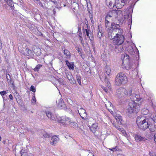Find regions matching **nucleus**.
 <instances>
[{"label":"nucleus","instance_id":"nucleus-50","mask_svg":"<svg viewBox=\"0 0 156 156\" xmlns=\"http://www.w3.org/2000/svg\"><path fill=\"white\" fill-rule=\"evenodd\" d=\"M9 97L11 100H12L13 99V96L12 94H10L9 95Z\"/></svg>","mask_w":156,"mask_h":156},{"label":"nucleus","instance_id":"nucleus-29","mask_svg":"<svg viewBox=\"0 0 156 156\" xmlns=\"http://www.w3.org/2000/svg\"><path fill=\"white\" fill-rule=\"evenodd\" d=\"M7 4L12 8L13 9H14V3L12 0H10L8 1L7 2Z\"/></svg>","mask_w":156,"mask_h":156},{"label":"nucleus","instance_id":"nucleus-26","mask_svg":"<svg viewBox=\"0 0 156 156\" xmlns=\"http://www.w3.org/2000/svg\"><path fill=\"white\" fill-rule=\"evenodd\" d=\"M105 75H107V76L109 75L111 72V69L110 67L109 66H106L105 69ZM106 76V75H105Z\"/></svg>","mask_w":156,"mask_h":156},{"label":"nucleus","instance_id":"nucleus-21","mask_svg":"<svg viewBox=\"0 0 156 156\" xmlns=\"http://www.w3.org/2000/svg\"><path fill=\"white\" fill-rule=\"evenodd\" d=\"M66 63L70 70H73L74 69V63L73 62H69L68 60L66 61Z\"/></svg>","mask_w":156,"mask_h":156},{"label":"nucleus","instance_id":"nucleus-20","mask_svg":"<svg viewBox=\"0 0 156 156\" xmlns=\"http://www.w3.org/2000/svg\"><path fill=\"white\" fill-rule=\"evenodd\" d=\"M68 126L73 128H76L78 126V124L76 122L71 119Z\"/></svg>","mask_w":156,"mask_h":156},{"label":"nucleus","instance_id":"nucleus-8","mask_svg":"<svg viewBox=\"0 0 156 156\" xmlns=\"http://www.w3.org/2000/svg\"><path fill=\"white\" fill-rule=\"evenodd\" d=\"M121 12L119 10H113L108 13L107 15L112 18L117 17V15L121 14Z\"/></svg>","mask_w":156,"mask_h":156},{"label":"nucleus","instance_id":"nucleus-27","mask_svg":"<svg viewBox=\"0 0 156 156\" xmlns=\"http://www.w3.org/2000/svg\"><path fill=\"white\" fill-rule=\"evenodd\" d=\"M64 53L66 55V58H69L71 57V55L70 52L67 49H65L64 50Z\"/></svg>","mask_w":156,"mask_h":156},{"label":"nucleus","instance_id":"nucleus-22","mask_svg":"<svg viewBox=\"0 0 156 156\" xmlns=\"http://www.w3.org/2000/svg\"><path fill=\"white\" fill-rule=\"evenodd\" d=\"M85 31L87 36L88 37L90 41H92L93 39V37L90 31L87 29H85Z\"/></svg>","mask_w":156,"mask_h":156},{"label":"nucleus","instance_id":"nucleus-34","mask_svg":"<svg viewBox=\"0 0 156 156\" xmlns=\"http://www.w3.org/2000/svg\"><path fill=\"white\" fill-rule=\"evenodd\" d=\"M128 51L130 54H132L134 52V49L132 47L130 46L128 47Z\"/></svg>","mask_w":156,"mask_h":156},{"label":"nucleus","instance_id":"nucleus-55","mask_svg":"<svg viewBox=\"0 0 156 156\" xmlns=\"http://www.w3.org/2000/svg\"><path fill=\"white\" fill-rule=\"evenodd\" d=\"M78 52L80 54H81V51L80 50V49L79 48V49H78Z\"/></svg>","mask_w":156,"mask_h":156},{"label":"nucleus","instance_id":"nucleus-9","mask_svg":"<svg viewBox=\"0 0 156 156\" xmlns=\"http://www.w3.org/2000/svg\"><path fill=\"white\" fill-rule=\"evenodd\" d=\"M105 106L107 109L113 115L114 114V108L113 105L112 104L110 101H108L105 102Z\"/></svg>","mask_w":156,"mask_h":156},{"label":"nucleus","instance_id":"nucleus-51","mask_svg":"<svg viewBox=\"0 0 156 156\" xmlns=\"http://www.w3.org/2000/svg\"><path fill=\"white\" fill-rule=\"evenodd\" d=\"M52 11H53L54 14L55 15L56 12V11H55V8H54V9H53Z\"/></svg>","mask_w":156,"mask_h":156},{"label":"nucleus","instance_id":"nucleus-30","mask_svg":"<svg viewBox=\"0 0 156 156\" xmlns=\"http://www.w3.org/2000/svg\"><path fill=\"white\" fill-rule=\"evenodd\" d=\"M66 75L67 78L69 80L73 78V76L71 73L69 72H67L66 73Z\"/></svg>","mask_w":156,"mask_h":156},{"label":"nucleus","instance_id":"nucleus-62","mask_svg":"<svg viewBox=\"0 0 156 156\" xmlns=\"http://www.w3.org/2000/svg\"><path fill=\"white\" fill-rule=\"evenodd\" d=\"M7 80H8V78H7Z\"/></svg>","mask_w":156,"mask_h":156},{"label":"nucleus","instance_id":"nucleus-42","mask_svg":"<svg viewBox=\"0 0 156 156\" xmlns=\"http://www.w3.org/2000/svg\"><path fill=\"white\" fill-rule=\"evenodd\" d=\"M6 92L5 91H3L1 92H0V94L2 96H3L5 94H6Z\"/></svg>","mask_w":156,"mask_h":156},{"label":"nucleus","instance_id":"nucleus-59","mask_svg":"<svg viewBox=\"0 0 156 156\" xmlns=\"http://www.w3.org/2000/svg\"><path fill=\"white\" fill-rule=\"evenodd\" d=\"M30 10H29V9H28V10H26V11H27V12H30Z\"/></svg>","mask_w":156,"mask_h":156},{"label":"nucleus","instance_id":"nucleus-53","mask_svg":"<svg viewBox=\"0 0 156 156\" xmlns=\"http://www.w3.org/2000/svg\"><path fill=\"white\" fill-rule=\"evenodd\" d=\"M112 23L111 22V23H108V25L107 26V27H106V28H107L108 27H109V26H110L111 24H112Z\"/></svg>","mask_w":156,"mask_h":156},{"label":"nucleus","instance_id":"nucleus-15","mask_svg":"<svg viewBox=\"0 0 156 156\" xmlns=\"http://www.w3.org/2000/svg\"><path fill=\"white\" fill-rule=\"evenodd\" d=\"M129 62V56L127 54H124V58L122 59V64L124 65L127 64Z\"/></svg>","mask_w":156,"mask_h":156},{"label":"nucleus","instance_id":"nucleus-11","mask_svg":"<svg viewBox=\"0 0 156 156\" xmlns=\"http://www.w3.org/2000/svg\"><path fill=\"white\" fill-rule=\"evenodd\" d=\"M52 2L55 6V7L59 9L62 7V4L63 2V0H49Z\"/></svg>","mask_w":156,"mask_h":156},{"label":"nucleus","instance_id":"nucleus-56","mask_svg":"<svg viewBox=\"0 0 156 156\" xmlns=\"http://www.w3.org/2000/svg\"><path fill=\"white\" fill-rule=\"evenodd\" d=\"M117 156H124V155L121 154H119L117 155Z\"/></svg>","mask_w":156,"mask_h":156},{"label":"nucleus","instance_id":"nucleus-38","mask_svg":"<svg viewBox=\"0 0 156 156\" xmlns=\"http://www.w3.org/2000/svg\"><path fill=\"white\" fill-rule=\"evenodd\" d=\"M30 91H32L33 92H35L36 91V89L33 85H31L30 88Z\"/></svg>","mask_w":156,"mask_h":156},{"label":"nucleus","instance_id":"nucleus-7","mask_svg":"<svg viewBox=\"0 0 156 156\" xmlns=\"http://www.w3.org/2000/svg\"><path fill=\"white\" fill-rule=\"evenodd\" d=\"M121 45L110 44L109 48L112 51H114L117 53L121 52L124 50L123 47Z\"/></svg>","mask_w":156,"mask_h":156},{"label":"nucleus","instance_id":"nucleus-2","mask_svg":"<svg viewBox=\"0 0 156 156\" xmlns=\"http://www.w3.org/2000/svg\"><path fill=\"white\" fill-rule=\"evenodd\" d=\"M154 122L151 117L148 118L146 116H140L136 118V123L138 127L143 130L148 128L150 123Z\"/></svg>","mask_w":156,"mask_h":156},{"label":"nucleus","instance_id":"nucleus-49","mask_svg":"<svg viewBox=\"0 0 156 156\" xmlns=\"http://www.w3.org/2000/svg\"><path fill=\"white\" fill-rule=\"evenodd\" d=\"M59 81H60L61 84H62V85L64 84V81L62 79H60L59 80Z\"/></svg>","mask_w":156,"mask_h":156},{"label":"nucleus","instance_id":"nucleus-1","mask_svg":"<svg viewBox=\"0 0 156 156\" xmlns=\"http://www.w3.org/2000/svg\"><path fill=\"white\" fill-rule=\"evenodd\" d=\"M116 95L119 98H123L127 95L131 96V101L129 104V107L126 110L127 114L129 116L136 114L140 110L142 102L143 99L137 94V91L134 90H130L128 92L126 90L122 87L119 88L116 90Z\"/></svg>","mask_w":156,"mask_h":156},{"label":"nucleus","instance_id":"nucleus-44","mask_svg":"<svg viewBox=\"0 0 156 156\" xmlns=\"http://www.w3.org/2000/svg\"><path fill=\"white\" fill-rule=\"evenodd\" d=\"M112 22H111L109 21L108 20H105V27H107V26L108 25V23H109Z\"/></svg>","mask_w":156,"mask_h":156},{"label":"nucleus","instance_id":"nucleus-3","mask_svg":"<svg viewBox=\"0 0 156 156\" xmlns=\"http://www.w3.org/2000/svg\"><path fill=\"white\" fill-rule=\"evenodd\" d=\"M106 3L110 9H112L115 6L116 8L120 9L128 5L129 0H106Z\"/></svg>","mask_w":156,"mask_h":156},{"label":"nucleus","instance_id":"nucleus-24","mask_svg":"<svg viewBox=\"0 0 156 156\" xmlns=\"http://www.w3.org/2000/svg\"><path fill=\"white\" fill-rule=\"evenodd\" d=\"M119 26L117 24H116V25L115 24V25L113 26L114 30H115V33H116L118 32V33H120V34H121V33L122 32V30L121 29L117 28L118 26Z\"/></svg>","mask_w":156,"mask_h":156},{"label":"nucleus","instance_id":"nucleus-36","mask_svg":"<svg viewBox=\"0 0 156 156\" xmlns=\"http://www.w3.org/2000/svg\"><path fill=\"white\" fill-rule=\"evenodd\" d=\"M70 83L71 84L73 85L76 84V80L74 79V78L73 77V78L70 79L68 80Z\"/></svg>","mask_w":156,"mask_h":156},{"label":"nucleus","instance_id":"nucleus-32","mask_svg":"<svg viewBox=\"0 0 156 156\" xmlns=\"http://www.w3.org/2000/svg\"><path fill=\"white\" fill-rule=\"evenodd\" d=\"M42 66V65L41 64H38L36 66L34 69H33V70L35 72L38 71Z\"/></svg>","mask_w":156,"mask_h":156},{"label":"nucleus","instance_id":"nucleus-4","mask_svg":"<svg viewBox=\"0 0 156 156\" xmlns=\"http://www.w3.org/2000/svg\"><path fill=\"white\" fill-rule=\"evenodd\" d=\"M128 81L126 76L122 73H120L117 74L115 79V83L116 85L119 86L127 83Z\"/></svg>","mask_w":156,"mask_h":156},{"label":"nucleus","instance_id":"nucleus-41","mask_svg":"<svg viewBox=\"0 0 156 156\" xmlns=\"http://www.w3.org/2000/svg\"><path fill=\"white\" fill-rule=\"evenodd\" d=\"M112 125L114 126H115V127L119 131L120 130V129H121L122 128H121L119 126H116V125L115 124H114V123H112Z\"/></svg>","mask_w":156,"mask_h":156},{"label":"nucleus","instance_id":"nucleus-18","mask_svg":"<svg viewBox=\"0 0 156 156\" xmlns=\"http://www.w3.org/2000/svg\"><path fill=\"white\" fill-rule=\"evenodd\" d=\"M46 114L48 117L51 120L53 121L55 120L54 115L51 112L49 111L46 112Z\"/></svg>","mask_w":156,"mask_h":156},{"label":"nucleus","instance_id":"nucleus-60","mask_svg":"<svg viewBox=\"0 0 156 156\" xmlns=\"http://www.w3.org/2000/svg\"><path fill=\"white\" fill-rule=\"evenodd\" d=\"M81 57L82 58H83V56H82V54H81Z\"/></svg>","mask_w":156,"mask_h":156},{"label":"nucleus","instance_id":"nucleus-17","mask_svg":"<svg viewBox=\"0 0 156 156\" xmlns=\"http://www.w3.org/2000/svg\"><path fill=\"white\" fill-rule=\"evenodd\" d=\"M58 107L60 109H62L65 107V105L62 98H60L58 101Z\"/></svg>","mask_w":156,"mask_h":156},{"label":"nucleus","instance_id":"nucleus-14","mask_svg":"<svg viewBox=\"0 0 156 156\" xmlns=\"http://www.w3.org/2000/svg\"><path fill=\"white\" fill-rule=\"evenodd\" d=\"M33 52L37 56H40L41 54V49L37 46H34L33 47Z\"/></svg>","mask_w":156,"mask_h":156},{"label":"nucleus","instance_id":"nucleus-5","mask_svg":"<svg viewBox=\"0 0 156 156\" xmlns=\"http://www.w3.org/2000/svg\"><path fill=\"white\" fill-rule=\"evenodd\" d=\"M116 35L113 37V44L122 45L125 40L124 36L118 33L115 34Z\"/></svg>","mask_w":156,"mask_h":156},{"label":"nucleus","instance_id":"nucleus-35","mask_svg":"<svg viewBox=\"0 0 156 156\" xmlns=\"http://www.w3.org/2000/svg\"><path fill=\"white\" fill-rule=\"evenodd\" d=\"M120 131L122 134L123 135L125 136H126L127 135V134L126 133L125 130L123 128H122L120 129Z\"/></svg>","mask_w":156,"mask_h":156},{"label":"nucleus","instance_id":"nucleus-54","mask_svg":"<svg viewBox=\"0 0 156 156\" xmlns=\"http://www.w3.org/2000/svg\"><path fill=\"white\" fill-rule=\"evenodd\" d=\"M154 140L156 143V133L154 135Z\"/></svg>","mask_w":156,"mask_h":156},{"label":"nucleus","instance_id":"nucleus-58","mask_svg":"<svg viewBox=\"0 0 156 156\" xmlns=\"http://www.w3.org/2000/svg\"><path fill=\"white\" fill-rule=\"evenodd\" d=\"M19 2L20 3H22L23 2L22 0H20L19 1Z\"/></svg>","mask_w":156,"mask_h":156},{"label":"nucleus","instance_id":"nucleus-13","mask_svg":"<svg viewBox=\"0 0 156 156\" xmlns=\"http://www.w3.org/2000/svg\"><path fill=\"white\" fill-rule=\"evenodd\" d=\"M59 140V139L58 136H53L50 141V144L52 145L55 146L56 144Z\"/></svg>","mask_w":156,"mask_h":156},{"label":"nucleus","instance_id":"nucleus-10","mask_svg":"<svg viewBox=\"0 0 156 156\" xmlns=\"http://www.w3.org/2000/svg\"><path fill=\"white\" fill-rule=\"evenodd\" d=\"M115 25V23H112V27H111L108 28V29L109 30L108 32V37L109 39H113V36L114 35V32L115 30H114L113 26Z\"/></svg>","mask_w":156,"mask_h":156},{"label":"nucleus","instance_id":"nucleus-39","mask_svg":"<svg viewBox=\"0 0 156 156\" xmlns=\"http://www.w3.org/2000/svg\"><path fill=\"white\" fill-rule=\"evenodd\" d=\"M112 19H113V18H111V17H110V16L107 15L105 17V20H108L111 22L112 21Z\"/></svg>","mask_w":156,"mask_h":156},{"label":"nucleus","instance_id":"nucleus-63","mask_svg":"<svg viewBox=\"0 0 156 156\" xmlns=\"http://www.w3.org/2000/svg\"><path fill=\"white\" fill-rule=\"evenodd\" d=\"M90 150H89L88 152H90Z\"/></svg>","mask_w":156,"mask_h":156},{"label":"nucleus","instance_id":"nucleus-57","mask_svg":"<svg viewBox=\"0 0 156 156\" xmlns=\"http://www.w3.org/2000/svg\"><path fill=\"white\" fill-rule=\"evenodd\" d=\"M2 43H0V49H1L2 48Z\"/></svg>","mask_w":156,"mask_h":156},{"label":"nucleus","instance_id":"nucleus-45","mask_svg":"<svg viewBox=\"0 0 156 156\" xmlns=\"http://www.w3.org/2000/svg\"><path fill=\"white\" fill-rule=\"evenodd\" d=\"M109 149L113 151H117V149H116V147H115L113 148H109Z\"/></svg>","mask_w":156,"mask_h":156},{"label":"nucleus","instance_id":"nucleus-25","mask_svg":"<svg viewBox=\"0 0 156 156\" xmlns=\"http://www.w3.org/2000/svg\"><path fill=\"white\" fill-rule=\"evenodd\" d=\"M26 51L27 52V55L30 56V57H32L33 56V53L30 49L26 48Z\"/></svg>","mask_w":156,"mask_h":156},{"label":"nucleus","instance_id":"nucleus-6","mask_svg":"<svg viewBox=\"0 0 156 156\" xmlns=\"http://www.w3.org/2000/svg\"><path fill=\"white\" fill-rule=\"evenodd\" d=\"M71 119V118L66 116H63L61 117H56V119L58 122L66 126L68 125Z\"/></svg>","mask_w":156,"mask_h":156},{"label":"nucleus","instance_id":"nucleus-40","mask_svg":"<svg viewBox=\"0 0 156 156\" xmlns=\"http://www.w3.org/2000/svg\"><path fill=\"white\" fill-rule=\"evenodd\" d=\"M36 101V100L35 96H34L32 98L31 102L32 103L34 104L35 103Z\"/></svg>","mask_w":156,"mask_h":156},{"label":"nucleus","instance_id":"nucleus-52","mask_svg":"<svg viewBox=\"0 0 156 156\" xmlns=\"http://www.w3.org/2000/svg\"><path fill=\"white\" fill-rule=\"evenodd\" d=\"M80 40L81 41V43L83 44L82 42L83 41V39L82 37L80 36Z\"/></svg>","mask_w":156,"mask_h":156},{"label":"nucleus","instance_id":"nucleus-37","mask_svg":"<svg viewBox=\"0 0 156 156\" xmlns=\"http://www.w3.org/2000/svg\"><path fill=\"white\" fill-rule=\"evenodd\" d=\"M98 33L97 36L99 38H100L102 36V33L100 31L99 26H98Z\"/></svg>","mask_w":156,"mask_h":156},{"label":"nucleus","instance_id":"nucleus-23","mask_svg":"<svg viewBox=\"0 0 156 156\" xmlns=\"http://www.w3.org/2000/svg\"><path fill=\"white\" fill-rule=\"evenodd\" d=\"M115 119L119 124H123V121L122 117L121 116H117L115 117Z\"/></svg>","mask_w":156,"mask_h":156},{"label":"nucleus","instance_id":"nucleus-48","mask_svg":"<svg viewBox=\"0 0 156 156\" xmlns=\"http://www.w3.org/2000/svg\"><path fill=\"white\" fill-rule=\"evenodd\" d=\"M67 3L66 2H64L63 1V2L62 4V5H63V6L64 7H65L66 6V4Z\"/></svg>","mask_w":156,"mask_h":156},{"label":"nucleus","instance_id":"nucleus-28","mask_svg":"<svg viewBox=\"0 0 156 156\" xmlns=\"http://www.w3.org/2000/svg\"><path fill=\"white\" fill-rule=\"evenodd\" d=\"M76 79L77 80V82L80 85H81V76L79 74H77L76 75Z\"/></svg>","mask_w":156,"mask_h":156},{"label":"nucleus","instance_id":"nucleus-33","mask_svg":"<svg viewBox=\"0 0 156 156\" xmlns=\"http://www.w3.org/2000/svg\"><path fill=\"white\" fill-rule=\"evenodd\" d=\"M149 112V110L146 108H144L141 111V113L144 115L147 114Z\"/></svg>","mask_w":156,"mask_h":156},{"label":"nucleus","instance_id":"nucleus-19","mask_svg":"<svg viewBox=\"0 0 156 156\" xmlns=\"http://www.w3.org/2000/svg\"><path fill=\"white\" fill-rule=\"evenodd\" d=\"M98 126V124L97 123H94L92 124V125L90 127V130L93 133H95L96 131Z\"/></svg>","mask_w":156,"mask_h":156},{"label":"nucleus","instance_id":"nucleus-47","mask_svg":"<svg viewBox=\"0 0 156 156\" xmlns=\"http://www.w3.org/2000/svg\"><path fill=\"white\" fill-rule=\"evenodd\" d=\"M149 154L150 156H156L154 153L151 152H149Z\"/></svg>","mask_w":156,"mask_h":156},{"label":"nucleus","instance_id":"nucleus-16","mask_svg":"<svg viewBox=\"0 0 156 156\" xmlns=\"http://www.w3.org/2000/svg\"><path fill=\"white\" fill-rule=\"evenodd\" d=\"M135 140L137 142L145 141L146 139L145 137H142L139 134H137L134 136Z\"/></svg>","mask_w":156,"mask_h":156},{"label":"nucleus","instance_id":"nucleus-46","mask_svg":"<svg viewBox=\"0 0 156 156\" xmlns=\"http://www.w3.org/2000/svg\"><path fill=\"white\" fill-rule=\"evenodd\" d=\"M44 136L45 137H49L50 136V135L49 134L46 133L44 134Z\"/></svg>","mask_w":156,"mask_h":156},{"label":"nucleus","instance_id":"nucleus-12","mask_svg":"<svg viewBox=\"0 0 156 156\" xmlns=\"http://www.w3.org/2000/svg\"><path fill=\"white\" fill-rule=\"evenodd\" d=\"M78 112L81 117L85 120L87 118V114L86 110L83 108H80L78 111Z\"/></svg>","mask_w":156,"mask_h":156},{"label":"nucleus","instance_id":"nucleus-31","mask_svg":"<svg viewBox=\"0 0 156 156\" xmlns=\"http://www.w3.org/2000/svg\"><path fill=\"white\" fill-rule=\"evenodd\" d=\"M153 122H151V123H150V125H149V126L148 127L151 131L153 132L155 130V127L154 125H153L152 124Z\"/></svg>","mask_w":156,"mask_h":156},{"label":"nucleus","instance_id":"nucleus-61","mask_svg":"<svg viewBox=\"0 0 156 156\" xmlns=\"http://www.w3.org/2000/svg\"><path fill=\"white\" fill-rule=\"evenodd\" d=\"M1 139H2L1 137L0 136V141H1Z\"/></svg>","mask_w":156,"mask_h":156},{"label":"nucleus","instance_id":"nucleus-43","mask_svg":"<svg viewBox=\"0 0 156 156\" xmlns=\"http://www.w3.org/2000/svg\"><path fill=\"white\" fill-rule=\"evenodd\" d=\"M102 88L106 92H107L108 91V88L107 87H105L103 86H101Z\"/></svg>","mask_w":156,"mask_h":156},{"label":"nucleus","instance_id":"nucleus-64","mask_svg":"<svg viewBox=\"0 0 156 156\" xmlns=\"http://www.w3.org/2000/svg\"><path fill=\"white\" fill-rule=\"evenodd\" d=\"M21 156H22V155H21Z\"/></svg>","mask_w":156,"mask_h":156}]
</instances>
